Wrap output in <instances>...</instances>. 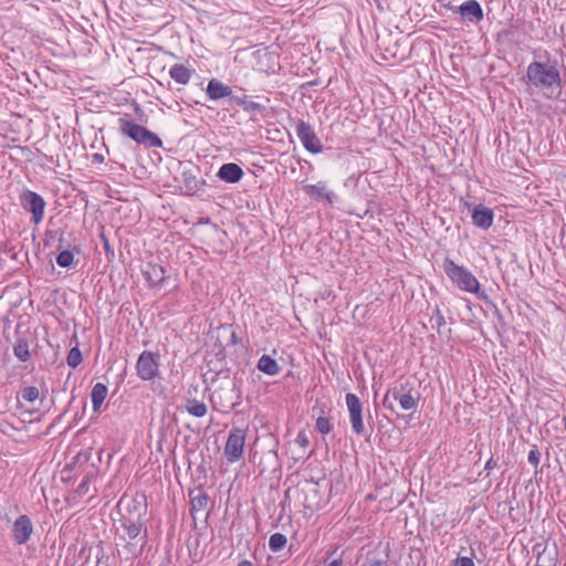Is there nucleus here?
I'll return each instance as SVG.
<instances>
[{"mask_svg": "<svg viewBox=\"0 0 566 566\" xmlns=\"http://www.w3.org/2000/svg\"><path fill=\"white\" fill-rule=\"evenodd\" d=\"M140 506L142 512L137 514L136 518L130 516H122L119 525L122 533H117L116 552L120 559L129 560L135 559L145 551L148 544V528L143 520L146 515L147 506L135 502L134 510Z\"/></svg>", "mask_w": 566, "mask_h": 566, "instance_id": "obj_1", "label": "nucleus"}, {"mask_svg": "<svg viewBox=\"0 0 566 566\" xmlns=\"http://www.w3.org/2000/svg\"><path fill=\"white\" fill-rule=\"evenodd\" d=\"M534 88L541 91L545 97L553 98L560 94L563 80L557 62L533 61L526 69L524 77Z\"/></svg>", "mask_w": 566, "mask_h": 566, "instance_id": "obj_2", "label": "nucleus"}, {"mask_svg": "<svg viewBox=\"0 0 566 566\" xmlns=\"http://www.w3.org/2000/svg\"><path fill=\"white\" fill-rule=\"evenodd\" d=\"M443 270L448 277L457 284V286L465 292L473 293L478 298L485 301L494 308V314L502 318V314L497 306L489 300L484 291L480 290V283L478 279L464 266L458 265L451 259H446L443 262Z\"/></svg>", "mask_w": 566, "mask_h": 566, "instance_id": "obj_3", "label": "nucleus"}, {"mask_svg": "<svg viewBox=\"0 0 566 566\" xmlns=\"http://www.w3.org/2000/svg\"><path fill=\"white\" fill-rule=\"evenodd\" d=\"M118 132L122 136H125L139 145H144L147 148H158L163 146V142L157 134L137 124L127 116L118 118Z\"/></svg>", "mask_w": 566, "mask_h": 566, "instance_id": "obj_4", "label": "nucleus"}, {"mask_svg": "<svg viewBox=\"0 0 566 566\" xmlns=\"http://www.w3.org/2000/svg\"><path fill=\"white\" fill-rule=\"evenodd\" d=\"M19 199L21 207L31 213V221L34 224L41 223L44 218V210L46 206L43 197L30 189H24L20 193Z\"/></svg>", "mask_w": 566, "mask_h": 566, "instance_id": "obj_5", "label": "nucleus"}, {"mask_svg": "<svg viewBox=\"0 0 566 566\" xmlns=\"http://www.w3.org/2000/svg\"><path fill=\"white\" fill-rule=\"evenodd\" d=\"M247 430L248 429L238 427L230 430L224 446V457L228 462L233 463L242 458L247 439Z\"/></svg>", "mask_w": 566, "mask_h": 566, "instance_id": "obj_6", "label": "nucleus"}, {"mask_svg": "<svg viewBox=\"0 0 566 566\" xmlns=\"http://www.w3.org/2000/svg\"><path fill=\"white\" fill-rule=\"evenodd\" d=\"M137 376L143 380H153L159 374V354L144 350L136 364Z\"/></svg>", "mask_w": 566, "mask_h": 566, "instance_id": "obj_7", "label": "nucleus"}, {"mask_svg": "<svg viewBox=\"0 0 566 566\" xmlns=\"http://www.w3.org/2000/svg\"><path fill=\"white\" fill-rule=\"evenodd\" d=\"M295 133L304 148L311 154H319L323 145L317 137L314 128L306 122L300 119L295 124Z\"/></svg>", "mask_w": 566, "mask_h": 566, "instance_id": "obj_8", "label": "nucleus"}, {"mask_svg": "<svg viewBox=\"0 0 566 566\" xmlns=\"http://www.w3.org/2000/svg\"><path fill=\"white\" fill-rule=\"evenodd\" d=\"M345 401L349 412V421L353 431L357 436H364L366 430L363 422V405L360 399L355 394L348 392L345 396Z\"/></svg>", "mask_w": 566, "mask_h": 566, "instance_id": "obj_9", "label": "nucleus"}, {"mask_svg": "<svg viewBox=\"0 0 566 566\" xmlns=\"http://www.w3.org/2000/svg\"><path fill=\"white\" fill-rule=\"evenodd\" d=\"M408 384L400 386H394L390 388V395H392V399L398 401L401 409L409 411L417 408L419 394L413 390V388H407Z\"/></svg>", "mask_w": 566, "mask_h": 566, "instance_id": "obj_10", "label": "nucleus"}, {"mask_svg": "<svg viewBox=\"0 0 566 566\" xmlns=\"http://www.w3.org/2000/svg\"><path fill=\"white\" fill-rule=\"evenodd\" d=\"M142 273L150 289H159L166 280L165 268L155 262L148 261L142 268Z\"/></svg>", "mask_w": 566, "mask_h": 566, "instance_id": "obj_11", "label": "nucleus"}, {"mask_svg": "<svg viewBox=\"0 0 566 566\" xmlns=\"http://www.w3.org/2000/svg\"><path fill=\"white\" fill-rule=\"evenodd\" d=\"M302 493L304 494L303 505L305 509L314 512L321 510L324 506V499L321 494L319 485L317 482H306L302 489Z\"/></svg>", "mask_w": 566, "mask_h": 566, "instance_id": "obj_12", "label": "nucleus"}, {"mask_svg": "<svg viewBox=\"0 0 566 566\" xmlns=\"http://www.w3.org/2000/svg\"><path fill=\"white\" fill-rule=\"evenodd\" d=\"M389 558V542H379L373 549L367 552L363 566H388Z\"/></svg>", "mask_w": 566, "mask_h": 566, "instance_id": "obj_13", "label": "nucleus"}, {"mask_svg": "<svg viewBox=\"0 0 566 566\" xmlns=\"http://www.w3.org/2000/svg\"><path fill=\"white\" fill-rule=\"evenodd\" d=\"M458 14L462 22L476 24L484 18L483 9L476 0H468L459 6Z\"/></svg>", "mask_w": 566, "mask_h": 566, "instance_id": "obj_14", "label": "nucleus"}, {"mask_svg": "<svg viewBox=\"0 0 566 566\" xmlns=\"http://www.w3.org/2000/svg\"><path fill=\"white\" fill-rule=\"evenodd\" d=\"M220 400V406L224 409L232 410L237 405L240 403L239 399V390L234 382L231 384L229 388H219L214 390L212 395V400Z\"/></svg>", "mask_w": 566, "mask_h": 566, "instance_id": "obj_15", "label": "nucleus"}, {"mask_svg": "<svg viewBox=\"0 0 566 566\" xmlns=\"http://www.w3.org/2000/svg\"><path fill=\"white\" fill-rule=\"evenodd\" d=\"M33 526L28 515H20L12 526V535L18 544H24L30 539Z\"/></svg>", "mask_w": 566, "mask_h": 566, "instance_id": "obj_16", "label": "nucleus"}, {"mask_svg": "<svg viewBox=\"0 0 566 566\" xmlns=\"http://www.w3.org/2000/svg\"><path fill=\"white\" fill-rule=\"evenodd\" d=\"M303 189L311 198L315 200H325L329 205H333L337 199V196L327 189L325 181H318L315 185H304Z\"/></svg>", "mask_w": 566, "mask_h": 566, "instance_id": "obj_17", "label": "nucleus"}, {"mask_svg": "<svg viewBox=\"0 0 566 566\" xmlns=\"http://www.w3.org/2000/svg\"><path fill=\"white\" fill-rule=\"evenodd\" d=\"M494 212L483 205L475 206L472 211V222L475 227L488 230L492 227Z\"/></svg>", "mask_w": 566, "mask_h": 566, "instance_id": "obj_18", "label": "nucleus"}, {"mask_svg": "<svg viewBox=\"0 0 566 566\" xmlns=\"http://www.w3.org/2000/svg\"><path fill=\"white\" fill-rule=\"evenodd\" d=\"M243 175V169L238 164L234 163L223 164L217 172V177L220 180L229 184L239 182L242 179Z\"/></svg>", "mask_w": 566, "mask_h": 566, "instance_id": "obj_19", "label": "nucleus"}, {"mask_svg": "<svg viewBox=\"0 0 566 566\" xmlns=\"http://www.w3.org/2000/svg\"><path fill=\"white\" fill-rule=\"evenodd\" d=\"M32 338L31 333L18 335L17 337V342L13 345V354L21 363H27L31 358L29 346Z\"/></svg>", "mask_w": 566, "mask_h": 566, "instance_id": "obj_20", "label": "nucleus"}, {"mask_svg": "<svg viewBox=\"0 0 566 566\" xmlns=\"http://www.w3.org/2000/svg\"><path fill=\"white\" fill-rule=\"evenodd\" d=\"M107 560L104 543L99 541L95 547L88 549V555L82 566H108Z\"/></svg>", "mask_w": 566, "mask_h": 566, "instance_id": "obj_21", "label": "nucleus"}, {"mask_svg": "<svg viewBox=\"0 0 566 566\" xmlns=\"http://www.w3.org/2000/svg\"><path fill=\"white\" fill-rule=\"evenodd\" d=\"M206 93L210 99L218 101L231 96L232 88L219 80L212 78L208 82Z\"/></svg>", "mask_w": 566, "mask_h": 566, "instance_id": "obj_22", "label": "nucleus"}, {"mask_svg": "<svg viewBox=\"0 0 566 566\" xmlns=\"http://www.w3.org/2000/svg\"><path fill=\"white\" fill-rule=\"evenodd\" d=\"M190 497V513L195 516L196 513L203 511L209 503V495L202 489H196L189 491Z\"/></svg>", "mask_w": 566, "mask_h": 566, "instance_id": "obj_23", "label": "nucleus"}, {"mask_svg": "<svg viewBox=\"0 0 566 566\" xmlns=\"http://www.w3.org/2000/svg\"><path fill=\"white\" fill-rule=\"evenodd\" d=\"M195 70L185 66L184 64H174L169 70L170 77L182 85L189 83Z\"/></svg>", "mask_w": 566, "mask_h": 566, "instance_id": "obj_24", "label": "nucleus"}, {"mask_svg": "<svg viewBox=\"0 0 566 566\" xmlns=\"http://www.w3.org/2000/svg\"><path fill=\"white\" fill-rule=\"evenodd\" d=\"M258 369L265 375L275 376L281 371V367L277 361L270 355H262L258 360Z\"/></svg>", "mask_w": 566, "mask_h": 566, "instance_id": "obj_25", "label": "nucleus"}, {"mask_svg": "<svg viewBox=\"0 0 566 566\" xmlns=\"http://www.w3.org/2000/svg\"><path fill=\"white\" fill-rule=\"evenodd\" d=\"M107 392H108L107 386L102 382H97L93 386L92 392H91V398H92V403H93V410L95 412H97L99 410L101 406L103 405V402L107 396Z\"/></svg>", "mask_w": 566, "mask_h": 566, "instance_id": "obj_26", "label": "nucleus"}, {"mask_svg": "<svg viewBox=\"0 0 566 566\" xmlns=\"http://www.w3.org/2000/svg\"><path fill=\"white\" fill-rule=\"evenodd\" d=\"M430 323L432 324V327H434L437 329V333L442 336V335H450L451 334V329L450 328H447L444 329L446 327V319H444V316L442 315L440 308L438 306L434 307L433 312H432V315L430 317Z\"/></svg>", "mask_w": 566, "mask_h": 566, "instance_id": "obj_27", "label": "nucleus"}, {"mask_svg": "<svg viewBox=\"0 0 566 566\" xmlns=\"http://www.w3.org/2000/svg\"><path fill=\"white\" fill-rule=\"evenodd\" d=\"M185 408L191 416L197 418L203 417L208 410L206 403L197 399H188Z\"/></svg>", "mask_w": 566, "mask_h": 566, "instance_id": "obj_28", "label": "nucleus"}, {"mask_svg": "<svg viewBox=\"0 0 566 566\" xmlns=\"http://www.w3.org/2000/svg\"><path fill=\"white\" fill-rule=\"evenodd\" d=\"M286 536L282 533H274L270 536L269 547L273 553L280 552L286 545Z\"/></svg>", "mask_w": 566, "mask_h": 566, "instance_id": "obj_29", "label": "nucleus"}, {"mask_svg": "<svg viewBox=\"0 0 566 566\" xmlns=\"http://www.w3.org/2000/svg\"><path fill=\"white\" fill-rule=\"evenodd\" d=\"M66 361L72 368H76L83 361V356L78 347L75 346L70 349Z\"/></svg>", "mask_w": 566, "mask_h": 566, "instance_id": "obj_30", "label": "nucleus"}, {"mask_svg": "<svg viewBox=\"0 0 566 566\" xmlns=\"http://www.w3.org/2000/svg\"><path fill=\"white\" fill-rule=\"evenodd\" d=\"M241 107L243 108L244 112H247L249 114H252V113H263L265 111V108H266L264 105H262L260 103L250 101L249 97L243 101Z\"/></svg>", "mask_w": 566, "mask_h": 566, "instance_id": "obj_31", "label": "nucleus"}, {"mask_svg": "<svg viewBox=\"0 0 566 566\" xmlns=\"http://www.w3.org/2000/svg\"><path fill=\"white\" fill-rule=\"evenodd\" d=\"M315 428L319 433L327 434L332 431L333 424L329 418L321 416L316 419Z\"/></svg>", "mask_w": 566, "mask_h": 566, "instance_id": "obj_32", "label": "nucleus"}, {"mask_svg": "<svg viewBox=\"0 0 566 566\" xmlns=\"http://www.w3.org/2000/svg\"><path fill=\"white\" fill-rule=\"evenodd\" d=\"M74 260V255L70 250L61 251L56 256V263L61 268H69Z\"/></svg>", "mask_w": 566, "mask_h": 566, "instance_id": "obj_33", "label": "nucleus"}, {"mask_svg": "<svg viewBox=\"0 0 566 566\" xmlns=\"http://www.w3.org/2000/svg\"><path fill=\"white\" fill-rule=\"evenodd\" d=\"M39 395V389L35 386H28L21 390L22 398L28 402H34Z\"/></svg>", "mask_w": 566, "mask_h": 566, "instance_id": "obj_34", "label": "nucleus"}, {"mask_svg": "<svg viewBox=\"0 0 566 566\" xmlns=\"http://www.w3.org/2000/svg\"><path fill=\"white\" fill-rule=\"evenodd\" d=\"M337 551L334 549L325 559H324V566H342L343 564V557L342 554L337 555Z\"/></svg>", "mask_w": 566, "mask_h": 566, "instance_id": "obj_35", "label": "nucleus"}, {"mask_svg": "<svg viewBox=\"0 0 566 566\" xmlns=\"http://www.w3.org/2000/svg\"><path fill=\"white\" fill-rule=\"evenodd\" d=\"M527 460L536 469L538 467V464H539L541 452L536 448H533L528 452Z\"/></svg>", "mask_w": 566, "mask_h": 566, "instance_id": "obj_36", "label": "nucleus"}, {"mask_svg": "<svg viewBox=\"0 0 566 566\" xmlns=\"http://www.w3.org/2000/svg\"><path fill=\"white\" fill-rule=\"evenodd\" d=\"M90 481H91V476L87 474L83 481L78 484V486L76 488V493L78 495H85L87 494L88 492V484H90Z\"/></svg>", "mask_w": 566, "mask_h": 566, "instance_id": "obj_37", "label": "nucleus"}, {"mask_svg": "<svg viewBox=\"0 0 566 566\" xmlns=\"http://www.w3.org/2000/svg\"><path fill=\"white\" fill-rule=\"evenodd\" d=\"M453 566H474V562L472 557L469 556H458L453 560Z\"/></svg>", "mask_w": 566, "mask_h": 566, "instance_id": "obj_38", "label": "nucleus"}, {"mask_svg": "<svg viewBox=\"0 0 566 566\" xmlns=\"http://www.w3.org/2000/svg\"><path fill=\"white\" fill-rule=\"evenodd\" d=\"M394 399H392V395H390V388L387 390L384 399H382V406L384 408L390 410L391 412H395V407H394Z\"/></svg>", "mask_w": 566, "mask_h": 566, "instance_id": "obj_39", "label": "nucleus"}, {"mask_svg": "<svg viewBox=\"0 0 566 566\" xmlns=\"http://www.w3.org/2000/svg\"><path fill=\"white\" fill-rule=\"evenodd\" d=\"M295 443L301 448H307L310 446V439L304 431H301L295 439Z\"/></svg>", "mask_w": 566, "mask_h": 566, "instance_id": "obj_40", "label": "nucleus"}, {"mask_svg": "<svg viewBox=\"0 0 566 566\" xmlns=\"http://www.w3.org/2000/svg\"><path fill=\"white\" fill-rule=\"evenodd\" d=\"M230 101L234 102L237 105L242 106V103L244 99L248 98V95H235L233 92L231 93V96H229Z\"/></svg>", "mask_w": 566, "mask_h": 566, "instance_id": "obj_41", "label": "nucleus"}, {"mask_svg": "<svg viewBox=\"0 0 566 566\" xmlns=\"http://www.w3.org/2000/svg\"><path fill=\"white\" fill-rule=\"evenodd\" d=\"M99 238H101V240L103 242V247H104L105 251L109 252L111 251V244H109V241H108L107 237L105 235V233L102 232L99 234Z\"/></svg>", "mask_w": 566, "mask_h": 566, "instance_id": "obj_42", "label": "nucleus"}, {"mask_svg": "<svg viewBox=\"0 0 566 566\" xmlns=\"http://www.w3.org/2000/svg\"><path fill=\"white\" fill-rule=\"evenodd\" d=\"M496 467H497V462H496V460H494V459H493V457H491V458L486 461V463H485V465H484V470L490 471V470H492V469H494V468H496Z\"/></svg>", "mask_w": 566, "mask_h": 566, "instance_id": "obj_43", "label": "nucleus"}, {"mask_svg": "<svg viewBox=\"0 0 566 566\" xmlns=\"http://www.w3.org/2000/svg\"><path fill=\"white\" fill-rule=\"evenodd\" d=\"M442 6L450 10L452 13L458 14L459 6H454L451 1L443 3Z\"/></svg>", "mask_w": 566, "mask_h": 566, "instance_id": "obj_44", "label": "nucleus"}, {"mask_svg": "<svg viewBox=\"0 0 566 566\" xmlns=\"http://www.w3.org/2000/svg\"><path fill=\"white\" fill-rule=\"evenodd\" d=\"M93 161L94 163H103L104 161V156L101 155V154H94L93 155Z\"/></svg>", "mask_w": 566, "mask_h": 566, "instance_id": "obj_45", "label": "nucleus"}, {"mask_svg": "<svg viewBox=\"0 0 566 566\" xmlns=\"http://www.w3.org/2000/svg\"><path fill=\"white\" fill-rule=\"evenodd\" d=\"M230 343L231 345H237L239 343V337L235 332H232Z\"/></svg>", "mask_w": 566, "mask_h": 566, "instance_id": "obj_46", "label": "nucleus"}, {"mask_svg": "<svg viewBox=\"0 0 566 566\" xmlns=\"http://www.w3.org/2000/svg\"><path fill=\"white\" fill-rule=\"evenodd\" d=\"M238 566H254L250 560H242L238 564Z\"/></svg>", "mask_w": 566, "mask_h": 566, "instance_id": "obj_47", "label": "nucleus"}, {"mask_svg": "<svg viewBox=\"0 0 566 566\" xmlns=\"http://www.w3.org/2000/svg\"><path fill=\"white\" fill-rule=\"evenodd\" d=\"M198 184H199L198 181H195V187H193L195 190H199L200 187L205 184V181H201L200 186Z\"/></svg>", "mask_w": 566, "mask_h": 566, "instance_id": "obj_48", "label": "nucleus"}]
</instances>
